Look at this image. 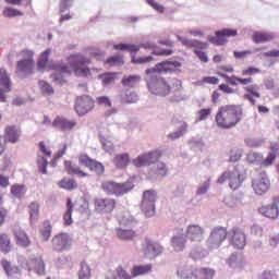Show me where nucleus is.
<instances>
[{
  "mask_svg": "<svg viewBox=\"0 0 279 279\" xmlns=\"http://www.w3.org/2000/svg\"><path fill=\"white\" fill-rule=\"evenodd\" d=\"M49 56H51V49H46L41 52L38 61L37 69L38 71H57V73H61L62 75H71L74 73L76 77H88L90 75V59L82 53H74L68 57V64L63 62H53L49 63Z\"/></svg>",
  "mask_w": 279,
  "mask_h": 279,
  "instance_id": "obj_1",
  "label": "nucleus"
},
{
  "mask_svg": "<svg viewBox=\"0 0 279 279\" xmlns=\"http://www.w3.org/2000/svg\"><path fill=\"white\" fill-rule=\"evenodd\" d=\"M226 73H234V68L232 65H219L217 75L225 78L230 86H239V84L240 86H246L244 90L247 94H244V99H247L252 106H256V99L260 98V93H258V85H250L254 83V78H243L236 75L228 76ZM254 97H256V99H254Z\"/></svg>",
  "mask_w": 279,
  "mask_h": 279,
  "instance_id": "obj_2",
  "label": "nucleus"
},
{
  "mask_svg": "<svg viewBox=\"0 0 279 279\" xmlns=\"http://www.w3.org/2000/svg\"><path fill=\"white\" fill-rule=\"evenodd\" d=\"M146 84L149 93L157 97H167L171 95V90H182V81L178 78L167 81L158 74H146Z\"/></svg>",
  "mask_w": 279,
  "mask_h": 279,
  "instance_id": "obj_3",
  "label": "nucleus"
},
{
  "mask_svg": "<svg viewBox=\"0 0 279 279\" xmlns=\"http://www.w3.org/2000/svg\"><path fill=\"white\" fill-rule=\"evenodd\" d=\"M216 125L221 130H232V128L243 121V107L241 105H225L216 113Z\"/></svg>",
  "mask_w": 279,
  "mask_h": 279,
  "instance_id": "obj_4",
  "label": "nucleus"
},
{
  "mask_svg": "<svg viewBox=\"0 0 279 279\" xmlns=\"http://www.w3.org/2000/svg\"><path fill=\"white\" fill-rule=\"evenodd\" d=\"M245 180V168L241 165H236L232 171H225L217 180L218 184H223V182H229V189L236 191L241 187Z\"/></svg>",
  "mask_w": 279,
  "mask_h": 279,
  "instance_id": "obj_5",
  "label": "nucleus"
},
{
  "mask_svg": "<svg viewBox=\"0 0 279 279\" xmlns=\"http://www.w3.org/2000/svg\"><path fill=\"white\" fill-rule=\"evenodd\" d=\"M101 189L107 195H125V193H130L132 189H134V183L132 181H128L125 183H117L113 181H105L101 184Z\"/></svg>",
  "mask_w": 279,
  "mask_h": 279,
  "instance_id": "obj_6",
  "label": "nucleus"
},
{
  "mask_svg": "<svg viewBox=\"0 0 279 279\" xmlns=\"http://www.w3.org/2000/svg\"><path fill=\"white\" fill-rule=\"evenodd\" d=\"M24 59L17 61L16 73H22V75H33L34 74V51L24 49L20 52Z\"/></svg>",
  "mask_w": 279,
  "mask_h": 279,
  "instance_id": "obj_7",
  "label": "nucleus"
},
{
  "mask_svg": "<svg viewBox=\"0 0 279 279\" xmlns=\"http://www.w3.org/2000/svg\"><path fill=\"white\" fill-rule=\"evenodd\" d=\"M73 238L66 232H60L52 236L51 248L53 252H71Z\"/></svg>",
  "mask_w": 279,
  "mask_h": 279,
  "instance_id": "obj_8",
  "label": "nucleus"
},
{
  "mask_svg": "<svg viewBox=\"0 0 279 279\" xmlns=\"http://www.w3.org/2000/svg\"><path fill=\"white\" fill-rule=\"evenodd\" d=\"M74 110L78 117H84L88 114V112H93V110H95V99H93V97L89 95L76 97Z\"/></svg>",
  "mask_w": 279,
  "mask_h": 279,
  "instance_id": "obj_9",
  "label": "nucleus"
},
{
  "mask_svg": "<svg viewBox=\"0 0 279 279\" xmlns=\"http://www.w3.org/2000/svg\"><path fill=\"white\" fill-rule=\"evenodd\" d=\"M226 239H228V229L226 227H216L207 239V245L210 250H217L221 247Z\"/></svg>",
  "mask_w": 279,
  "mask_h": 279,
  "instance_id": "obj_10",
  "label": "nucleus"
},
{
  "mask_svg": "<svg viewBox=\"0 0 279 279\" xmlns=\"http://www.w3.org/2000/svg\"><path fill=\"white\" fill-rule=\"evenodd\" d=\"M142 210L146 217H154L156 215V191H144L142 198Z\"/></svg>",
  "mask_w": 279,
  "mask_h": 279,
  "instance_id": "obj_11",
  "label": "nucleus"
},
{
  "mask_svg": "<svg viewBox=\"0 0 279 279\" xmlns=\"http://www.w3.org/2000/svg\"><path fill=\"white\" fill-rule=\"evenodd\" d=\"M162 157V150H153L146 153L144 155H140L137 158L133 159L132 163L134 167H149V165H154L157 160H160Z\"/></svg>",
  "mask_w": 279,
  "mask_h": 279,
  "instance_id": "obj_12",
  "label": "nucleus"
},
{
  "mask_svg": "<svg viewBox=\"0 0 279 279\" xmlns=\"http://www.w3.org/2000/svg\"><path fill=\"white\" fill-rule=\"evenodd\" d=\"M182 63L179 61H163L156 64V68H150L145 71L146 75H158V73H173L177 69H180Z\"/></svg>",
  "mask_w": 279,
  "mask_h": 279,
  "instance_id": "obj_13",
  "label": "nucleus"
},
{
  "mask_svg": "<svg viewBox=\"0 0 279 279\" xmlns=\"http://www.w3.org/2000/svg\"><path fill=\"white\" fill-rule=\"evenodd\" d=\"M78 163L82 167H86L89 169V171H94L97 173V175H102V173L106 171V168L104 167L102 162L97 161L96 159L90 158L86 154H81L78 156Z\"/></svg>",
  "mask_w": 279,
  "mask_h": 279,
  "instance_id": "obj_14",
  "label": "nucleus"
},
{
  "mask_svg": "<svg viewBox=\"0 0 279 279\" xmlns=\"http://www.w3.org/2000/svg\"><path fill=\"white\" fill-rule=\"evenodd\" d=\"M252 186L256 195H265V193L269 191V186H271V183L269 182V178H267V174L265 172H262L253 179Z\"/></svg>",
  "mask_w": 279,
  "mask_h": 279,
  "instance_id": "obj_15",
  "label": "nucleus"
},
{
  "mask_svg": "<svg viewBox=\"0 0 279 279\" xmlns=\"http://www.w3.org/2000/svg\"><path fill=\"white\" fill-rule=\"evenodd\" d=\"M94 208L96 213H112L114 208H117V201L114 198H108V197H96L94 199Z\"/></svg>",
  "mask_w": 279,
  "mask_h": 279,
  "instance_id": "obj_16",
  "label": "nucleus"
},
{
  "mask_svg": "<svg viewBox=\"0 0 279 279\" xmlns=\"http://www.w3.org/2000/svg\"><path fill=\"white\" fill-rule=\"evenodd\" d=\"M238 32L234 28H223L221 31H217L214 37L209 38V43L217 46H223L228 43L227 38H232L236 36Z\"/></svg>",
  "mask_w": 279,
  "mask_h": 279,
  "instance_id": "obj_17",
  "label": "nucleus"
},
{
  "mask_svg": "<svg viewBox=\"0 0 279 279\" xmlns=\"http://www.w3.org/2000/svg\"><path fill=\"white\" fill-rule=\"evenodd\" d=\"M204 234H206V232L204 231V227H201L198 225H190L186 228L185 236H187L192 243H202V241L204 240Z\"/></svg>",
  "mask_w": 279,
  "mask_h": 279,
  "instance_id": "obj_18",
  "label": "nucleus"
},
{
  "mask_svg": "<svg viewBox=\"0 0 279 279\" xmlns=\"http://www.w3.org/2000/svg\"><path fill=\"white\" fill-rule=\"evenodd\" d=\"M246 238L243 229L234 227L231 231V244L235 250H243L245 247Z\"/></svg>",
  "mask_w": 279,
  "mask_h": 279,
  "instance_id": "obj_19",
  "label": "nucleus"
},
{
  "mask_svg": "<svg viewBox=\"0 0 279 279\" xmlns=\"http://www.w3.org/2000/svg\"><path fill=\"white\" fill-rule=\"evenodd\" d=\"M0 101L4 104L5 101V93H10L12 90V81H10V76L4 69H0Z\"/></svg>",
  "mask_w": 279,
  "mask_h": 279,
  "instance_id": "obj_20",
  "label": "nucleus"
},
{
  "mask_svg": "<svg viewBox=\"0 0 279 279\" xmlns=\"http://www.w3.org/2000/svg\"><path fill=\"white\" fill-rule=\"evenodd\" d=\"M141 47L144 49H154L156 46L149 43L141 44L140 46L134 44H118L113 46L116 51H129V53H137V51H141Z\"/></svg>",
  "mask_w": 279,
  "mask_h": 279,
  "instance_id": "obj_21",
  "label": "nucleus"
},
{
  "mask_svg": "<svg viewBox=\"0 0 279 279\" xmlns=\"http://www.w3.org/2000/svg\"><path fill=\"white\" fill-rule=\"evenodd\" d=\"M75 125H77V121L69 120L60 116H57L52 122V128H56L57 130H61L62 132H69L73 130Z\"/></svg>",
  "mask_w": 279,
  "mask_h": 279,
  "instance_id": "obj_22",
  "label": "nucleus"
},
{
  "mask_svg": "<svg viewBox=\"0 0 279 279\" xmlns=\"http://www.w3.org/2000/svg\"><path fill=\"white\" fill-rule=\"evenodd\" d=\"M29 271L34 269L38 276H45V260L40 256L32 257L26 263Z\"/></svg>",
  "mask_w": 279,
  "mask_h": 279,
  "instance_id": "obj_23",
  "label": "nucleus"
},
{
  "mask_svg": "<svg viewBox=\"0 0 279 279\" xmlns=\"http://www.w3.org/2000/svg\"><path fill=\"white\" fill-rule=\"evenodd\" d=\"M144 254H146V256H151V258H156V256L162 254V247L160 244L146 239L144 243Z\"/></svg>",
  "mask_w": 279,
  "mask_h": 279,
  "instance_id": "obj_24",
  "label": "nucleus"
},
{
  "mask_svg": "<svg viewBox=\"0 0 279 279\" xmlns=\"http://www.w3.org/2000/svg\"><path fill=\"white\" fill-rule=\"evenodd\" d=\"M7 143H19V138H21V129L15 125H9L4 129V137Z\"/></svg>",
  "mask_w": 279,
  "mask_h": 279,
  "instance_id": "obj_25",
  "label": "nucleus"
},
{
  "mask_svg": "<svg viewBox=\"0 0 279 279\" xmlns=\"http://www.w3.org/2000/svg\"><path fill=\"white\" fill-rule=\"evenodd\" d=\"M177 274L182 279H198V268L193 266H182L178 269Z\"/></svg>",
  "mask_w": 279,
  "mask_h": 279,
  "instance_id": "obj_26",
  "label": "nucleus"
},
{
  "mask_svg": "<svg viewBox=\"0 0 279 279\" xmlns=\"http://www.w3.org/2000/svg\"><path fill=\"white\" fill-rule=\"evenodd\" d=\"M64 167L69 175H77V178H88L90 175L87 172H84L80 166L73 163L72 161H65Z\"/></svg>",
  "mask_w": 279,
  "mask_h": 279,
  "instance_id": "obj_27",
  "label": "nucleus"
},
{
  "mask_svg": "<svg viewBox=\"0 0 279 279\" xmlns=\"http://www.w3.org/2000/svg\"><path fill=\"white\" fill-rule=\"evenodd\" d=\"M154 270V265L145 264V265H134L131 269V274L133 278H138L141 276H147L151 274Z\"/></svg>",
  "mask_w": 279,
  "mask_h": 279,
  "instance_id": "obj_28",
  "label": "nucleus"
},
{
  "mask_svg": "<svg viewBox=\"0 0 279 279\" xmlns=\"http://www.w3.org/2000/svg\"><path fill=\"white\" fill-rule=\"evenodd\" d=\"M276 38V35L274 33H267V32H255L252 35V40L256 45L265 44V43H271Z\"/></svg>",
  "mask_w": 279,
  "mask_h": 279,
  "instance_id": "obj_29",
  "label": "nucleus"
},
{
  "mask_svg": "<svg viewBox=\"0 0 279 279\" xmlns=\"http://www.w3.org/2000/svg\"><path fill=\"white\" fill-rule=\"evenodd\" d=\"M14 236L16 239L17 245L21 247H29L32 245V240H29V235L23 229L19 228L14 230Z\"/></svg>",
  "mask_w": 279,
  "mask_h": 279,
  "instance_id": "obj_30",
  "label": "nucleus"
},
{
  "mask_svg": "<svg viewBox=\"0 0 279 279\" xmlns=\"http://www.w3.org/2000/svg\"><path fill=\"white\" fill-rule=\"evenodd\" d=\"M229 267L232 269H243V265H245V257L242 254H231L227 259Z\"/></svg>",
  "mask_w": 279,
  "mask_h": 279,
  "instance_id": "obj_31",
  "label": "nucleus"
},
{
  "mask_svg": "<svg viewBox=\"0 0 279 279\" xmlns=\"http://www.w3.org/2000/svg\"><path fill=\"white\" fill-rule=\"evenodd\" d=\"M177 38L184 47H187L189 49H193V47H197L198 49H208L207 43H202L197 39H187L181 36H177Z\"/></svg>",
  "mask_w": 279,
  "mask_h": 279,
  "instance_id": "obj_32",
  "label": "nucleus"
},
{
  "mask_svg": "<svg viewBox=\"0 0 279 279\" xmlns=\"http://www.w3.org/2000/svg\"><path fill=\"white\" fill-rule=\"evenodd\" d=\"M171 245L174 252H184V248L186 247V235L182 233L180 235L172 236Z\"/></svg>",
  "mask_w": 279,
  "mask_h": 279,
  "instance_id": "obj_33",
  "label": "nucleus"
},
{
  "mask_svg": "<svg viewBox=\"0 0 279 279\" xmlns=\"http://www.w3.org/2000/svg\"><path fill=\"white\" fill-rule=\"evenodd\" d=\"M0 265L5 275L9 276L10 278H12V276L21 274V269H19V266L12 265V262L8 259H1Z\"/></svg>",
  "mask_w": 279,
  "mask_h": 279,
  "instance_id": "obj_34",
  "label": "nucleus"
},
{
  "mask_svg": "<svg viewBox=\"0 0 279 279\" xmlns=\"http://www.w3.org/2000/svg\"><path fill=\"white\" fill-rule=\"evenodd\" d=\"M260 215L268 217V219H277L279 215L278 205L272 204L268 206H263L259 208Z\"/></svg>",
  "mask_w": 279,
  "mask_h": 279,
  "instance_id": "obj_35",
  "label": "nucleus"
},
{
  "mask_svg": "<svg viewBox=\"0 0 279 279\" xmlns=\"http://www.w3.org/2000/svg\"><path fill=\"white\" fill-rule=\"evenodd\" d=\"M277 156H279V144L272 143L270 145V153L268 154V157L262 162V166L269 167V165H274V160H276Z\"/></svg>",
  "mask_w": 279,
  "mask_h": 279,
  "instance_id": "obj_36",
  "label": "nucleus"
},
{
  "mask_svg": "<svg viewBox=\"0 0 279 279\" xmlns=\"http://www.w3.org/2000/svg\"><path fill=\"white\" fill-rule=\"evenodd\" d=\"M0 252L2 254H10L12 252V240L7 233H0Z\"/></svg>",
  "mask_w": 279,
  "mask_h": 279,
  "instance_id": "obj_37",
  "label": "nucleus"
},
{
  "mask_svg": "<svg viewBox=\"0 0 279 279\" xmlns=\"http://www.w3.org/2000/svg\"><path fill=\"white\" fill-rule=\"evenodd\" d=\"M117 236L121 241H134L138 234H136V231L132 229H117Z\"/></svg>",
  "mask_w": 279,
  "mask_h": 279,
  "instance_id": "obj_38",
  "label": "nucleus"
},
{
  "mask_svg": "<svg viewBox=\"0 0 279 279\" xmlns=\"http://www.w3.org/2000/svg\"><path fill=\"white\" fill-rule=\"evenodd\" d=\"M27 208L31 223H36L38 217H40V205L37 202H32Z\"/></svg>",
  "mask_w": 279,
  "mask_h": 279,
  "instance_id": "obj_39",
  "label": "nucleus"
},
{
  "mask_svg": "<svg viewBox=\"0 0 279 279\" xmlns=\"http://www.w3.org/2000/svg\"><path fill=\"white\" fill-rule=\"evenodd\" d=\"M73 201L71 197L66 198V210L63 214V221L64 226H72L73 225Z\"/></svg>",
  "mask_w": 279,
  "mask_h": 279,
  "instance_id": "obj_40",
  "label": "nucleus"
},
{
  "mask_svg": "<svg viewBox=\"0 0 279 279\" xmlns=\"http://www.w3.org/2000/svg\"><path fill=\"white\" fill-rule=\"evenodd\" d=\"M130 162V155L128 153L116 155L113 158V165H116L118 169H125Z\"/></svg>",
  "mask_w": 279,
  "mask_h": 279,
  "instance_id": "obj_41",
  "label": "nucleus"
},
{
  "mask_svg": "<svg viewBox=\"0 0 279 279\" xmlns=\"http://www.w3.org/2000/svg\"><path fill=\"white\" fill-rule=\"evenodd\" d=\"M141 75H129L122 78V86L128 88H136L141 84Z\"/></svg>",
  "mask_w": 279,
  "mask_h": 279,
  "instance_id": "obj_42",
  "label": "nucleus"
},
{
  "mask_svg": "<svg viewBox=\"0 0 279 279\" xmlns=\"http://www.w3.org/2000/svg\"><path fill=\"white\" fill-rule=\"evenodd\" d=\"M27 193V186L25 184H13L11 185V195L17 199H23Z\"/></svg>",
  "mask_w": 279,
  "mask_h": 279,
  "instance_id": "obj_43",
  "label": "nucleus"
},
{
  "mask_svg": "<svg viewBox=\"0 0 279 279\" xmlns=\"http://www.w3.org/2000/svg\"><path fill=\"white\" fill-rule=\"evenodd\" d=\"M59 189H64V191H75L77 189V182L75 179H62L58 182Z\"/></svg>",
  "mask_w": 279,
  "mask_h": 279,
  "instance_id": "obj_44",
  "label": "nucleus"
},
{
  "mask_svg": "<svg viewBox=\"0 0 279 279\" xmlns=\"http://www.w3.org/2000/svg\"><path fill=\"white\" fill-rule=\"evenodd\" d=\"M138 101V95L134 92L126 90L121 95V104H136Z\"/></svg>",
  "mask_w": 279,
  "mask_h": 279,
  "instance_id": "obj_45",
  "label": "nucleus"
},
{
  "mask_svg": "<svg viewBox=\"0 0 279 279\" xmlns=\"http://www.w3.org/2000/svg\"><path fill=\"white\" fill-rule=\"evenodd\" d=\"M52 230H53V227H51V222L50 221H45L44 222V228L40 231V234H41L44 241H49V239H51Z\"/></svg>",
  "mask_w": 279,
  "mask_h": 279,
  "instance_id": "obj_46",
  "label": "nucleus"
},
{
  "mask_svg": "<svg viewBox=\"0 0 279 279\" xmlns=\"http://www.w3.org/2000/svg\"><path fill=\"white\" fill-rule=\"evenodd\" d=\"M198 279H213L215 278V269L211 268H198Z\"/></svg>",
  "mask_w": 279,
  "mask_h": 279,
  "instance_id": "obj_47",
  "label": "nucleus"
},
{
  "mask_svg": "<svg viewBox=\"0 0 279 279\" xmlns=\"http://www.w3.org/2000/svg\"><path fill=\"white\" fill-rule=\"evenodd\" d=\"M113 276H116V278H119V279L134 278V277H132V274L130 275V272H128V270H125V268H123V266H118L113 271Z\"/></svg>",
  "mask_w": 279,
  "mask_h": 279,
  "instance_id": "obj_48",
  "label": "nucleus"
},
{
  "mask_svg": "<svg viewBox=\"0 0 279 279\" xmlns=\"http://www.w3.org/2000/svg\"><path fill=\"white\" fill-rule=\"evenodd\" d=\"M168 171L169 170L167 169V163L162 161L157 162V165L154 167L155 175H160L161 178H165Z\"/></svg>",
  "mask_w": 279,
  "mask_h": 279,
  "instance_id": "obj_49",
  "label": "nucleus"
},
{
  "mask_svg": "<svg viewBox=\"0 0 279 279\" xmlns=\"http://www.w3.org/2000/svg\"><path fill=\"white\" fill-rule=\"evenodd\" d=\"M186 128H189V124H186V122H183L181 124L180 131L170 133L168 135V138H170V141H175V140L180 138L181 136H184V134H186Z\"/></svg>",
  "mask_w": 279,
  "mask_h": 279,
  "instance_id": "obj_50",
  "label": "nucleus"
},
{
  "mask_svg": "<svg viewBox=\"0 0 279 279\" xmlns=\"http://www.w3.org/2000/svg\"><path fill=\"white\" fill-rule=\"evenodd\" d=\"M105 64H109V66H121V64H124L123 56L116 54L110 57L106 60Z\"/></svg>",
  "mask_w": 279,
  "mask_h": 279,
  "instance_id": "obj_51",
  "label": "nucleus"
},
{
  "mask_svg": "<svg viewBox=\"0 0 279 279\" xmlns=\"http://www.w3.org/2000/svg\"><path fill=\"white\" fill-rule=\"evenodd\" d=\"M23 11L14 8H5L3 10V16H5V19H14V16H23Z\"/></svg>",
  "mask_w": 279,
  "mask_h": 279,
  "instance_id": "obj_52",
  "label": "nucleus"
},
{
  "mask_svg": "<svg viewBox=\"0 0 279 279\" xmlns=\"http://www.w3.org/2000/svg\"><path fill=\"white\" fill-rule=\"evenodd\" d=\"M100 77L102 80L104 86H110V84H114V81L117 80V73H105Z\"/></svg>",
  "mask_w": 279,
  "mask_h": 279,
  "instance_id": "obj_53",
  "label": "nucleus"
},
{
  "mask_svg": "<svg viewBox=\"0 0 279 279\" xmlns=\"http://www.w3.org/2000/svg\"><path fill=\"white\" fill-rule=\"evenodd\" d=\"M96 104L98 106H104L105 108H112V100L108 96H100L96 98Z\"/></svg>",
  "mask_w": 279,
  "mask_h": 279,
  "instance_id": "obj_54",
  "label": "nucleus"
},
{
  "mask_svg": "<svg viewBox=\"0 0 279 279\" xmlns=\"http://www.w3.org/2000/svg\"><path fill=\"white\" fill-rule=\"evenodd\" d=\"M258 73H260V69L254 66H248L242 70L243 77H252V75H258Z\"/></svg>",
  "mask_w": 279,
  "mask_h": 279,
  "instance_id": "obj_55",
  "label": "nucleus"
},
{
  "mask_svg": "<svg viewBox=\"0 0 279 279\" xmlns=\"http://www.w3.org/2000/svg\"><path fill=\"white\" fill-rule=\"evenodd\" d=\"M37 165L40 173L46 174L47 173V167L49 166V161L45 157H39L37 159Z\"/></svg>",
  "mask_w": 279,
  "mask_h": 279,
  "instance_id": "obj_56",
  "label": "nucleus"
},
{
  "mask_svg": "<svg viewBox=\"0 0 279 279\" xmlns=\"http://www.w3.org/2000/svg\"><path fill=\"white\" fill-rule=\"evenodd\" d=\"M78 276L90 278V266H88L86 262L81 263V270L78 272Z\"/></svg>",
  "mask_w": 279,
  "mask_h": 279,
  "instance_id": "obj_57",
  "label": "nucleus"
},
{
  "mask_svg": "<svg viewBox=\"0 0 279 279\" xmlns=\"http://www.w3.org/2000/svg\"><path fill=\"white\" fill-rule=\"evenodd\" d=\"M213 114L211 108L201 109L198 111V121H206V118L210 117Z\"/></svg>",
  "mask_w": 279,
  "mask_h": 279,
  "instance_id": "obj_58",
  "label": "nucleus"
},
{
  "mask_svg": "<svg viewBox=\"0 0 279 279\" xmlns=\"http://www.w3.org/2000/svg\"><path fill=\"white\" fill-rule=\"evenodd\" d=\"M151 60H154V57L149 56V57H133L132 58V62L133 64H145L147 62H151Z\"/></svg>",
  "mask_w": 279,
  "mask_h": 279,
  "instance_id": "obj_59",
  "label": "nucleus"
},
{
  "mask_svg": "<svg viewBox=\"0 0 279 279\" xmlns=\"http://www.w3.org/2000/svg\"><path fill=\"white\" fill-rule=\"evenodd\" d=\"M148 5H150V8H154L156 10V12H159V14H162L165 12V7H162V4L156 2V0H146Z\"/></svg>",
  "mask_w": 279,
  "mask_h": 279,
  "instance_id": "obj_60",
  "label": "nucleus"
},
{
  "mask_svg": "<svg viewBox=\"0 0 279 279\" xmlns=\"http://www.w3.org/2000/svg\"><path fill=\"white\" fill-rule=\"evenodd\" d=\"M38 147H39V151H41V154H44L46 158H51V149L47 147L45 142H39Z\"/></svg>",
  "mask_w": 279,
  "mask_h": 279,
  "instance_id": "obj_61",
  "label": "nucleus"
},
{
  "mask_svg": "<svg viewBox=\"0 0 279 279\" xmlns=\"http://www.w3.org/2000/svg\"><path fill=\"white\" fill-rule=\"evenodd\" d=\"M233 56L238 60H242L243 58H247V56H252V50L234 51Z\"/></svg>",
  "mask_w": 279,
  "mask_h": 279,
  "instance_id": "obj_62",
  "label": "nucleus"
},
{
  "mask_svg": "<svg viewBox=\"0 0 279 279\" xmlns=\"http://www.w3.org/2000/svg\"><path fill=\"white\" fill-rule=\"evenodd\" d=\"M268 244H269L271 247H276L277 245H279V233L269 235V238H268Z\"/></svg>",
  "mask_w": 279,
  "mask_h": 279,
  "instance_id": "obj_63",
  "label": "nucleus"
},
{
  "mask_svg": "<svg viewBox=\"0 0 279 279\" xmlns=\"http://www.w3.org/2000/svg\"><path fill=\"white\" fill-rule=\"evenodd\" d=\"M259 279H278V275L271 270H265Z\"/></svg>",
  "mask_w": 279,
  "mask_h": 279,
  "instance_id": "obj_64",
  "label": "nucleus"
}]
</instances>
